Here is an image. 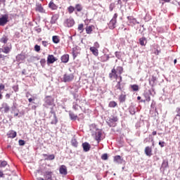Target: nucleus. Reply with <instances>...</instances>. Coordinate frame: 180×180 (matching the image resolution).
<instances>
[{
    "instance_id": "nucleus-1",
    "label": "nucleus",
    "mask_w": 180,
    "mask_h": 180,
    "mask_svg": "<svg viewBox=\"0 0 180 180\" xmlns=\"http://www.w3.org/2000/svg\"><path fill=\"white\" fill-rule=\"evenodd\" d=\"M44 106L47 108H49L51 110H53L55 105L54 99H53L52 96H48L45 98Z\"/></svg>"
},
{
    "instance_id": "nucleus-2",
    "label": "nucleus",
    "mask_w": 180,
    "mask_h": 180,
    "mask_svg": "<svg viewBox=\"0 0 180 180\" xmlns=\"http://www.w3.org/2000/svg\"><path fill=\"white\" fill-rule=\"evenodd\" d=\"M9 22V14H2L0 16V26H5Z\"/></svg>"
},
{
    "instance_id": "nucleus-3",
    "label": "nucleus",
    "mask_w": 180,
    "mask_h": 180,
    "mask_svg": "<svg viewBox=\"0 0 180 180\" xmlns=\"http://www.w3.org/2000/svg\"><path fill=\"white\" fill-rule=\"evenodd\" d=\"M117 19V13H115L112 20L110 21L108 24L109 29L113 30L115 27H116V23Z\"/></svg>"
},
{
    "instance_id": "nucleus-4",
    "label": "nucleus",
    "mask_w": 180,
    "mask_h": 180,
    "mask_svg": "<svg viewBox=\"0 0 180 180\" xmlns=\"http://www.w3.org/2000/svg\"><path fill=\"white\" fill-rule=\"evenodd\" d=\"M75 22L74 21V19L70 18L65 21V26H67L68 27H72V25H75Z\"/></svg>"
},
{
    "instance_id": "nucleus-5",
    "label": "nucleus",
    "mask_w": 180,
    "mask_h": 180,
    "mask_svg": "<svg viewBox=\"0 0 180 180\" xmlns=\"http://www.w3.org/2000/svg\"><path fill=\"white\" fill-rule=\"evenodd\" d=\"M74 79V75L70 74V75H64L63 76V81L64 82H70V81H72Z\"/></svg>"
},
{
    "instance_id": "nucleus-6",
    "label": "nucleus",
    "mask_w": 180,
    "mask_h": 180,
    "mask_svg": "<svg viewBox=\"0 0 180 180\" xmlns=\"http://www.w3.org/2000/svg\"><path fill=\"white\" fill-rule=\"evenodd\" d=\"M50 113L53 115V117L51 120V124H57V123H58V120L57 119V116L56 115V112H54V110H51L50 111Z\"/></svg>"
},
{
    "instance_id": "nucleus-7",
    "label": "nucleus",
    "mask_w": 180,
    "mask_h": 180,
    "mask_svg": "<svg viewBox=\"0 0 180 180\" xmlns=\"http://www.w3.org/2000/svg\"><path fill=\"white\" fill-rule=\"evenodd\" d=\"M59 172L61 175H67V167L65 165H61L59 168Z\"/></svg>"
},
{
    "instance_id": "nucleus-8",
    "label": "nucleus",
    "mask_w": 180,
    "mask_h": 180,
    "mask_svg": "<svg viewBox=\"0 0 180 180\" xmlns=\"http://www.w3.org/2000/svg\"><path fill=\"white\" fill-rule=\"evenodd\" d=\"M82 148L85 153H88L91 150V145L88 142L82 143Z\"/></svg>"
},
{
    "instance_id": "nucleus-9",
    "label": "nucleus",
    "mask_w": 180,
    "mask_h": 180,
    "mask_svg": "<svg viewBox=\"0 0 180 180\" xmlns=\"http://www.w3.org/2000/svg\"><path fill=\"white\" fill-rule=\"evenodd\" d=\"M55 61H57V59L55 58L54 56L49 55L47 58L48 64H53Z\"/></svg>"
},
{
    "instance_id": "nucleus-10",
    "label": "nucleus",
    "mask_w": 180,
    "mask_h": 180,
    "mask_svg": "<svg viewBox=\"0 0 180 180\" xmlns=\"http://www.w3.org/2000/svg\"><path fill=\"white\" fill-rule=\"evenodd\" d=\"M127 19L129 25H137V23H139V22H137V20L131 16H128Z\"/></svg>"
},
{
    "instance_id": "nucleus-11",
    "label": "nucleus",
    "mask_w": 180,
    "mask_h": 180,
    "mask_svg": "<svg viewBox=\"0 0 180 180\" xmlns=\"http://www.w3.org/2000/svg\"><path fill=\"white\" fill-rule=\"evenodd\" d=\"M90 51H91L92 54H94V56L96 57L99 56V51H98V49H96L95 46L90 47Z\"/></svg>"
},
{
    "instance_id": "nucleus-12",
    "label": "nucleus",
    "mask_w": 180,
    "mask_h": 180,
    "mask_svg": "<svg viewBox=\"0 0 180 180\" xmlns=\"http://www.w3.org/2000/svg\"><path fill=\"white\" fill-rule=\"evenodd\" d=\"M153 152V150L151 149V148L150 146H147L145 148V154L148 156V157H151V155H153V153H151Z\"/></svg>"
},
{
    "instance_id": "nucleus-13",
    "label": "nucleus",
    "mask_w": 180,
    "mask_h": 180,
    "mask_svg": "<svg viewBox=\"0 0 180 180\" xmlns=\"http://www.w3.org/2000/svg\"><path fill=\"white\" fill-rule=\"evenodd\" d=\"M1 53H4L5 54H9L11 52V48L9 46H4V48L0 49Z\"/></svg>"
},
{
    "instance_id": "nucleus-14",
    "label": "nucleus",
    "mask_w": 180,
    "mask_h": 180,
    "mask_svg": "<svg viewBox=\"0 0 180 180\" xmlns=\"http://www.w3.org/2000/svg\"><path fill=\"white\" fill-rule=\"evenodd\" d=\"M114 162L117 164H122L123 159H122V157H120V155H116L114 157Z\"/></svg>"
},
{
    "instance_id": "nucleus-15",
    "label": "nucleus",
    "mask_w": 180,
    "mask_h": 180,
    "mask_svg": "<svg viewBox=\"0 0 180 180\" xmlns=\"http://www.w3.org/2000/svg\"><path fill=\"white\" fill-rule=\"evenodd\" d=\"M44 178L45 180H52L51 172L47 171L44 173Z\"/></svg>"
},
{
    "instance_id": "nucleus-16",
    "label": "nucleus",
    "mask_w": 180,
    "mask_h": 180,
    "mask_svg": "<svg viewBox=\"0 0 180 180\" xmlns=\"http://www.w3.org/2000/svg\"><path fill=\"white\" fill-rule=\"evenodd\" d=\"M2 109H4V113H8V112H9V109H11V108H10L9 105H8V103H4L2 105Z\"/></svg>"
},
{
    "instance_id": "nucleus-17",
    "label": "nucleus",
    "mask_w": 180,
    "mask_h": 180,
    "mask_svg": "<svg viewBox=\"0 0 180 180\" xmlns=\"http://www.w3.org/2000/svg\"><path fill=\"white\" fill-rule=\"evenodd\" d=\"M49 6L53 11H56V9H57V8H58V6H57V5H56V4H54L53 1H50Z\"/></svg>"
},
{
    "instance_id": "nucleus-18",
    "label": "nucleus",
    "mask_w": 180,
    "mask_h": 180,
    "mask_svg": "<svg viewBox=\"0 0 180 180\" xmlns=\"http://www.w3.org/2000/svg\"><path fill=\"white\" fill-rule=\"evenodd\" d=\"M110 78H117V75L116 74V70L113 68L111 71V73L109 74Z\"/></svg>"
},
{
    "instance_id": "nucleus-19",
    "label": "nucleus",
    "mask_w": 180,
    "mask_h": 180,
    "mask_svg": "<svg viewBox=\"0 0 180 180\" xmlns=\"http://www.w3.org/2000/svg\"><path fill=\"white\" fill-rule=\"evenodd\" d=\"M58 19V15H57V14L53 15L51 18V23L52 25H54V23H56L57 22Z\"/></svg>"
},
{
    "instance_id": "nucleus-20",
    "label": "nucleus",
    "mask_w": 180,
    "mask_h": 180,
    "mask_svg": "<svg viewBox=\"0 0 180 180\" xmlns=\"http://www.w3.org/2000/svg\"><path fill=\"white\" fill-rule=\"evenodd\" d=\"M16 131H10L7 134L10 139H15L16 137Z\"/></svg>"
},
{
    "instance_id": "nucleus-21",
    "label": "nucleus",
    "mask_w": 180,
    "mask_h": 180,
    "mask_svg": "<svg viewBox=\"0 0 180 180\" xmlns=\"http://www.w3.org/2000/svg\"><path fill=\"white\" fill-rule=\"evenodd\" d=\"M101 137H102V132L101 131H98L96 133V140L97 141H100V140L101 139Z\"/></svg>"
},
{
    "instance_id": "nucleus-22",
    "label": "nucleus",
    "mask_w": 180,
    "mask_h": 180,
    "mask_svg": "<svg viewBox=\"0 0 180 180\" xmlns=\"http://www.w3.org/2000/svg\"><path fill=\"white\" fill-rule=\"evenodd\" d=\"M69 58H70V57L68 56V55H63L61 57V61H62V63H68Z\"/></svg>"
},
{
    "instance_id": "nucleus-23",
    "label": "nucleus",
    "mask_w": 180,
    "mask_h": 180,
    "mask_svg": "<svg viewBox=\"0 0 180 180\" xmlns=\"http://www.w3.org/2000/svg\"><path fill=\"white\" fill-rule=\"evenodd\" d=\"M44 157H47L46 158H45V160H54V158H56V156H54V155L44 154Z\"/></svg>"
},
{
    "instance_id": "nucleus-24",
    "label": "nucleus",
    "mask_w": 180,
    "mask_h": 180,
    "mask_svg": "<svg viewBox=\"0 0 180 180\" xmlns=\"http://www.w3.org/2000/svg\"><path fill=\"white\" fill-rule=\"evenodd\" d=\"M53 42L55 43V44H58V43H60V37L58 36H53L52 37Z\"/></svg>"
},
{
    "instance_id": "nucleus-25",
    "label": "nucleus",
    "mask_w": 180,
    "mask_h": 180,
    "mask_svg": "<svg viewBox=\"0 0 180 180\" xmlns=\"http://www.w3.org/2000/svg\"><path fill=\"white\" fill-rule=\"evenodd\" d=\"M8 37L6 36H3V37L1 38L0 39V43H4V44H6V43H8Z\"/></svg>"
},
{
    "instance_id": "nucleus-26",
    "label": "nucleus",
    "mask_w": 180,
    "mask_h": 180,
    "mask_svg": "<svg viewBox=\"0 0 180 180\" xmlns=\"http://www.w3.org/2000/svg\"><path fill=\"white\" fill-rule=\"evenodd\" d=\"M92 27H94V26H92V25L87 26L86 27V32L87 34H91V33H92Z\"/></svg>"
},
{
    "instance_id": "nucleus-27",
    "label": "nucleus",
    "mask_w": 180,
    "mask_h": 180,
    "mask_svg": "<svg viewBox=\"0 0 180 180\" xmlns=\"http://www.w3.org/2000/svg\"><path fill=\"white\" fill-rule=\"evenodd\" d=\"M139 43H140L141 46H146L147 41L146 40V38L142 37V38L139 39Z\"/></svg>"
},
{
    "instance_id": "nucleus-28",
    "label": "nucleus",
    "mask_w": 180,
    "mask_h": 180,
    "mask_svg": "<svg viewBox=\"0 0 180 180\" xmlns=\"http://www.w3.org/2000/svg\"><path fill=\"white\" fill-rule=\"evenodd\" d=\"M36 11H38V12H41V13L44 12V9L43 8L41 4L37 5Z\"/></svg>"
},
{
    "instance_id": "nucleus-29",
    "label": "nucleus",
    "mask_w": 180,
    "mask_h": 180,
    "mask_svg": "<svg viewBox=\"0 0 180 180\" xmlns=\"http://www.w3.org/2000/svg\"><path fill=\"white\" fill-rule=\"evenodd\" d=\"M69 116L72 120H77L78 116H77L74 112H70Z\"/></svg>"
},
{
    "instance_id": "nucleus-30",
    "label": "nucleus",
    "mask_w": 180,
    "mask_h": 180,
    "mask_svg": "<svg viewBox=\"0 0 180 180\" xmlns=\"http://www.w3.org/2000/svg\"><path fill=\"white\" fill-rule=\"evenodd\" d=\"M71 143H72V146H73V147H78V142L77 141V139H72Z\"/></svg>"
},
{
    "instance_id": "nucleus-31",
    "label": "nucleus",
    "mask_w": 180,
    "mask_h": 180,
    "mask_svg": "<svg viewBox=\"0 0 180 180\" xmlns=\"http://www.w3.org/2000/svg\"><path fill=\"white\" fill-rule=\"evenodd\" d=\"M109 108H116L117 106V103L115 101H110L108 105Z\"/></svg>"
},
{
    "instance_id": "nucleus-32",
    "label": "nucleus",
    "mask_w": 180,
    "mask_h": 180,
    "mask_svg": "<svg viewBox=\"0 0 180 180\" xmlns=\"http://www.w3.org/2000/svg\"><path fill=\"white\" fill-rule=\"evenodd\" d=\"M120 81L117 82V85L115 86V88H117V89H120V91H122V87L120 86V82H122V77H120Z\"/></svg>"
},
{
    "instance_id": "nucleus-33",
    "label": "nucleus",
    "mask_w": 180,
    "mask_h": 180,
    "mask_svg": "<svg viewBox=\"0 0 180 180\" xmlns=\"http://www.w3.org/2000/svg\"><path fill=\"white\" fill-rule=\"evenodd\" d=\"M109 122L110 123H115V122H117V117H111L110 119H109Z\"/></svg>"
},
{
    "instance_id": "nucleus-34",
    "label": "nucleus",
    "mask_w": 180,
    "mask_h": 180,
    "mask_svg": "<svg viewBox=\"0 0 180 180\" xmlns=\"http://www.w3.org/2000/svg\"><path fill=\"white\" fill-rule=\"evenodd\" d=\"M78 30L79 32H80V33H82V32H84V24L79 25Z\"/></svg>"
},
{
    "instance_id": "nucleus-35",
    "label": "nucleus",
    "mask_w": 180,
    "mask_h": 180,
    "mask_svg": "<svg viewBox=\"0 0 180 180\" xmlns=\"http://www.w3.org/2000/svg\"><path fill=\"white\" fill-rule=\"evenodd\" d=\"M75 9L77 11V12H81L82 11V6L79 4L76 5Z\"/></svg>"
},
{
    "instance_id": "nucleus-36",
    "label": "nucleus",
    "mask_w": 180,
    "mask_h": 180,
    "mask_svg": "<svg viewBox=\"0 0 180 180\" xmlns=\"http://www.w3.org/2000/svg\"><path fill=\"white\" fill-rule=\"evenodd\" d=\"M129 113H131V115H134L136 113V108H134V107H131L129 108Z\"/></svg>"
},
{
    "instance_id": "nucleus-37",
    "label": "nucleus",
    "mask_w": 180,
    "mask_h": 180,
    "mask_svg": "<svg viewBox=\"0 0 180 180\" xmlns=\"http://www.w3.org/2000/svg\"><path fill=\"white\" fill-rule=\"evenodd\" d=\"M37 57L35 56H31L29 59L28 61H30V63H33V61H36L37 60Z\"/></svg>"
},
{
    "instance_id": "nucleus-38",
    "label": "nucleus",
    "mask_w": 180,
    "mask_h": 180,
    "mask_svg": "<svg viewBox=\"0 0 180 180\" xmlns=\"http://www.w3.org/2000/svg\"><path fill=\"white\" fill-rule=\"evenodd\" d=\"M162 166L164 168H167V167H168V161H167V160H163L162 164Z\"/></svg>"
},
{
    "instance_id": "nucleus-39",
    "label": "nucleus",
    "mask_w": 180,
    "mask_h": 180,
    "mask_svg": "<svg viewBox=\"0 0 180 180\" xmlns=\"http://www.w3.org/2000/svg\"><path fill=\"white\" fill-rule=\"evenodd\" d=\"M131 89L133 91H139V86L136 84H134L131 86Z\"/></svg>"
},
{
    "instance_id": "nucleus-40",
    "label": "nucleus",
    "mask_w": 180,
    "mask_h": 180,
    "mask_svg": "<svg viewBox=\"0 0 180 180\" xmlns=\"http://www.w3.org/2000/svg\"><path fill=\"white\" fill-rule=\"evenodd\" d=\"M6 165H8V162L6 161H2L1 162L0 167H5Z\"/></svg>"
},
{
    "instance_id": "nucleus-41",
    "label": "nucleus",
    "mask_w": 180,
    "mask_h": 180,
    "mask_svg": "<svg viewBox=\"0 0 180 180\" xmlns=\"http://www.w3.org/2000/svg\"><path fill=\"white\" fill-rule=\"evenodd\" d=\"M68 10L70 13H72V12H74L75 8L73 6H70L68 7Z\"/></svg>"
},
{
    "instance_id": "nucleus-42",
    "label": "nucleus",
    "mask_w": 180,
    "mask_h": 180,
    "mask_svg": "<svg viewBox=\"0 0 180 180\" xmlns=\"http://www.w3.org/2000/svg\"><path fill=\"white\" fill-rule=\"evenodd\" d=\"M101 158H102V160H108V154L105 153V154L102 155Z\"/></svg>"
},
{
    "instance_id": "nucleus-43",
    "label": "nucleus",
    "mask_w": 180,
    "mask_h": 180,
    "mask_svg": "<svg viewBox=\"0 0 180 180\" xmlns=\"http://www.w3.org/2000/svg\"><path fill=\"white\" fill-rule=\"evenodd\" d=\"M34 50H35V51H37V52L40 51V46H39V45H35V46H34Z\"/></svg>"
},
{
    "instance_id": "nucleus-44",
    "label": "nucleus",
    "mask_w": 180,
    "mask_h": 180,
    "mask_svg": "<svg viewBox=\"0 0 180 180\" xmlns=\"http://www.w3.org/2000/svg\"><path fill=\"white\" fill-rule=\"evenodd\" d=\"M6 57V56L3 55L2 52H0V60H5Z\"/></svg>"
},
{
    "instance_id": "nucleus-45",
    "label": "nucleus",
    "mask_w": 180,
    "mask_h": 180,
    "mask_svg": "<svg viewBox=\"0 0 180 180\" xmlns=\"http://www.w3.org/2000/svg\"><path fill=\"white\" fill-rule=\"evenodd\" d=\"M159 146H160V147H165V142L164 141H160L159 142Z\"/></svg>"
},
{
    "instance_id": "nucleus-46",
    "label": "nucleus",
    "mask_w": 180,
    "mask_h": 180,
    "mask_svg": "<svg viewBox=\"0 0 180 180\" xmlns=\"http://www.w3.org/2000/svg\"><path fill=\"white\" fill-rule=\"evenodd\" d=\"M120 101H121L122 102H124V101H125V99H126V96L122 95V96H120Z\"/></svg>"
},
{
    "instance_id": "nucleus-47",
    "label": "nucleus",
    "mask_w": 180,
    "mask_h": 180,
    "mask_svg": "<svg viewBox=\"0 0 180 180\" xmlns=\"http://www.w3.org/2000/svg\"><path fill=\"white\" fill-rule=\"evenodd\" d=\"M176 111L177 112V115H176V117H180V108H177Z\"/></svg>"
},
{
    "instance_id": "nucleus-48",
    "label": "nucleus",
    "mask_w": 180,
    "mask_h": 180,
    "mask_svg": "<svg viewBox=\"0 0 180 180\" xmlns=\"http://www.w3.org/2000/svg\"><path fill=\"white\" fill-rule=\"evenodd\" d=\"M18 143L20 146H25V141L23 140H19Z\"/></svg>"
},
{
    "instance_id": "nucleus-49",
    "label": "nucleus",
    "mask_w": 180,
    "mask_h": 180,
    "mask_svg": "<svg viewBox=\"0 0 180 180\" xmlns=\"http://www.w3.org/2000/svg\"><path fill=\"white\" fill-rule=\"evenodd\" d=\"M115 57H117V58H120V52H115Z\"/></svg>"
},
{
    "instance_id": "nucleus-50",
    "label": "nucleus",
    "mask_w": 180,
    "mask_h": 180,
    "mask_svg": "<svg viewBox=\"0 0 180 180\" xmlns=\"http://www.w3.org/2000/svg\"><path fill=\"white\" fill-rule=\"evenodd\" d=\"M49 43L46 41H42V45L44 46V47H47Z\"/></svg>"
},
{
    "instance_id": "nucleus-51",
    "label": "nucleus",
    "mask_w": 180,
    "mask_h": 180,
    "mask_svg": "<svg viewBox=\"0 0 180 180\" xmlns=\"http://www.w3.org/2000/svg\"><path fill=\"white\" fill-rule=\"evenodd\" d=\"M117 70H118L120 74H122V72H123V68L118 67Z\"/></svg>"
},
{
    "instance_id": "nucleus-52",
    "label": "nucleus",
    "mask_w": 180,
    "mask_h": 180,
    "mask_svg": "<svg viewBox=\"0 0 180 180\" xmlns=\"http://www.w3.org/2000/svg\"><path fill=\"white\" fill-rule=\"evenodd\" d=\"M94 47H95L96 49H99V47H100L99 43L95 42V43H94Z\"/></svg>"
},
{
    "instance_id": "nucleus-53",
    "label": "nucleus",
    "mask_w": 180,
    "mask_h": 180,
    "mask_svg": "<svg viewBox=\"0 0 180 180\" xmlns=\"http://www.w3.org/2000/svg\"><path fill=\"white\" fill-rule=\"evenodd\" d=\"M12 110H15L16 109V103H13V106L11 107Z\"/></svg>"
},
{
    "instance_id": "nucleus-54",
    "label": "nucleus",
    "mask_w": 180,
    "mask_h": 180,
    "mask_svg": "<svg viewBox=\"0 0 180 180\" xmlns=\"http://www.w3.org/2000/svg\"><path fill=\"white\" fill-rule=\"evenodd\" d=\"M160 53H161L160 51H158V49H156L155 51H154V53L156 55V56H158V54H160Z\"/></svg>"
},
{
    "instance_id": "nucleus-55",
    "label": "nucleus",
    "mask_w": 180,
    "mask_h": 180,
    "mask_svg": "<svg viewBox=\"0 0 180 180\" xmlns=\"http://www.w3.org/2000/svg\"><path fill=\"white\" fill-rule=\"evenodd\" d=\"M0 178H4V172L0 171Z\"/></svg>"
},
{
    "instance_id": "nucleus-56",
    "label": "nucleus",
    "mask_w": 180,
    "mask_h": 180,
    "mask_svg": "<svg viewBox=\"0 0 180 180\" xmlns=\"http://www.w3.org/2000/svg\"><path fill=\"white\" fill-rule=\"evenodd\" d=\"M46 63V59L41 60V64H44Z\"/></svg>"
},
{
    "instance_id": "nucleus-57",
    "label": "nucleus",
    "mask_w": 180,
    "mask_h": 180,
    "mask_svg": "<svg viewBox=\"0 0 180 180\" xmlns=\"http://www.w3.org/2000/svg\"><path fill=\"white\" fill-rule=\"evenodd\" d=\"M77 108H78V105H73V109H75V110H77Z\"/></svg>"
},
{
    "instance_id": "nucleus-58",
    "label": "nucleus",
    "mask_w": 180,
    "mask_h": 180,
    "mask_svg": "<svg viewBox=\"0 0 180 180\" xmlns=\"http://www.w3.org/2000/svg\"><path fill=\"white\" fill-rule=\"evenodd\" d=\"M4 89H5V86L0 85V90Z\"/></svg>"
},
{
    "instance_id": "nucleus-59",
    "label": "nucleus",
    "mask_w": 180,
    "mask_h": 180,
    "mask_svg": "<svg viewBox=\"0 0 180 180\" xmlns=\"http://www.w3.org/2000/svg\"><path fill=\"white\" fill-rule=\"evenodd\" d=\"M105 60H104V61H108V60H109V56L106 55L105 56Z\"/></svg>"
},
{
    "instance_id": "nucleus-60",
    "label": "nucleus",
    "mask_w": 180,
    "mask_h": 180,
    "mask_svg": "<svg viewBox=\"0 0 180 180\" xmlns=\"http://www.w3.org/2000/svg\"><path fill=\"white\" fill-rule=\"evenodd\" d=\"M28 101H29L30 103H31V102H32L33 101H34V99L30 98L28 99Z\"/></svg>"
},
{
    "instance_id": "nucleus-61",
    "label": "nucleus",
    "mask_w": 180,
    "mask_h": 180,
    "mask_svg": "<svg viewBox=\"0 0 180 180\" xmlns=\"http://www.w3.org/2000/svg\"><path fill=\"white\" fill-rule=\"evenodd\" d=\"M152 134H153V136H155V135L157 134V131H153L152 132Z\"/></svg>"
},
{
    "instance_id": "nucleus-62",
    "label": "nucleus",
    "mask_w": 180,
    "mask_h": 180,
    "mask_svg": "<svg viewBox=\"0 0 180 180\" xmlns=\"http://www.w3.org/2000/svg\"><path fill=\"white\" fill-rule=\"evenodd\" d=\"M117 4H118L119 5H122V0H118Z\"/></svg>"
},
{
    "instance_id": "nucleus-63",
    "label": "nucleus",
    "mask_w": 180,
    "mask_h": 180,
    "mask_svg": "<svg viewBox=\"0 0 180 180\" xmlns=\"http://www.w3.org/2000/svg\"><path fill=\"white\" fill-rule=\"evenodd\" d=\"M6 97H7L8 98H11V95H9V94H6Z\"/></svg>"
},
{
    "instance_id": "nucleus-64",
    "label": "nucleus",
    "mask_w": 180,
    "mask_h": 180,
    "mask_svg": "<svg viewBox=\"0 0 180 180\" xmlns=\"http://www.w3.org/2000/svg\"><path fill=\"white\" fill-rule=\"evenodd\" d=\"M163 2H169L171 0H162Z\"/></svg>"
}]
</instances>
